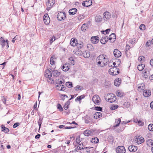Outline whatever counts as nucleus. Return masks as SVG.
Instances as JSON below:
<instances>
[{
  "instance_id": "a18cd8bd",
  "label": "nucleus",
  "mask_w": 153,
  "mask_h": 153,
  "mask_svg": "<svg viewBox=\"0 0 153 153\" xmlns=\"http://www.w3.org/2000/svg\"><path fill=\"white\" fill-rule=\"evenodd\" d=\"M84 97L83 95L79 96L77 97L75 99L76 101L77 100H78L79 101H80L82 99H83L84 98Z\"/></svg>"
},
{
  "instance_id": "2f4dec72",
  "label": "nucleus",
  "mask_w": 153,
  "mask_h": 153,
  "mask_svg": "<svg viewBox=\"0 0 153 153\" xmlns=\"http://www.w3.org/2000/svg\"><path fill=\"white\" fill-rule=\"evenodd\" d=\"M60 74V73L57 70H54L53 72V74L54 76H59Z\"/></svg>"
},
{
  "instance_id": "774afa93",
  "label": "nucleus",
  "mask_w": 153,
  "mask_h": 153,
  "mask_svg": "<svg viewBox=\"0 0 153 153\" xmlns=\"http://www.w3.org/2000/svg\"><path fill=\"white\" fill-rule=\"evenodd\" d=\"M150 65L152 67H153V59H151L150 62Z\"/></svg>"
},
{
  "instance_id": "de8ad7c7",
  "label": "nucleus",
  "mask_w": 153,
  "mask_h": 153,
  "mask_svg": "<svg viewBox=\"0 0 153 153\" xmlns=\"http://www.w3.org/2000/svg\"><path fill=\"white\" fill-rule=\"evenodd\" d=\"M63 80L61 79H59L57 81L56 83L57 84H58L59 85H62L63 83Z\"/></svg>"
},
{
  "instance_id": "7ed1b4c3",
  "label": "nucleus",
  "mask_w": 153,
  "mask_h": 153,
  "mask_svg": "<svg viewBox=\"0 0 153 153\" xmlns=\"http://www.w3.org/2000/svg\"><path fill=\"white\" fill-rule=\"evenodd\" d=\"M92 100L95 104L99 105L100 104L101 99L98 95H96L93 96Z\"/></svg>"
},
{
  "instance_id": "09e8293b",
  "label": "nucleus",
  "mask_w": 153,
  "mask_h": 153,
  "mask_svg": "<svg viewBox=\"0 0 153 153\" xmlns=\"http://www.w3.org/2000/svg\"><path fill=\"white\" fill-rule=\"evenodd\" d=\"M57 108L59 109V110L60 111H63V109L61 105L59 104H58L57 105Z\"/></svg>"
},
{
  "instance_id": "bb28decb",
  "label": "nucleus",
  "mask_w": 153,
  "mask_h": 153,
  "mask_svg": "<svg viewBox=\"0 0 153 153\" xmlns=\"http://www.w3.org/2000/svg\"><path fill=\"white\" fill-rule=\"evenodd\" d=\"M6 44V41L4 39V38L1 37L0 38V44L1 45L2 47H4Z\"/></svg>"
},
{
  "instance_id": "f704fd0d",
  "label": "nucleus",
  "mask_w": 153,
  "mask_h": 153,
  "mask_svg": "<svg viewBox=\"0 0 153 153\" xmlns=\"http://www.w3.org/2000/svg\"><path fill=\"white\" fill-rule=\"evenodd\" d=\"M147 145L149 146H153V140L152 139H148L147 140Z\"/></svg>"
},
{
  "instance_id": "c9c22d12",
  "label": "nucleus",
  "mask_w": 153,
  "mask_h": 153,
  "mask_svg": "<svg viewBox=\"0 0 153 153\" xmlns=\"http://www.w3.org/2000/svg\"><path fill=\"white\" fill-rule=\"evenodd\" d=\"M116 94L117 97H121L123 96L124 93L121 91H118L116 93Z\"/></svg>"
},
{
  "instance_id": "58836bf2",
  "label": "nucleus",
  "mask_w": 153,
  "mask_h": 153,
  "mask_svg": "<svg viewBox=\"0 0 153 153\" xmlns=\"http://www.w3.org/2000/svg\"><path fill=\"white\" fill-rule=\"evenodd\" d=\"M92 148L85 147L84 146L83 149L84 152H85L88 153H90L91 152L90 149Z\"/></svg>"
},
{
  "instance_id": "4d7b16f0",
  "label": "nucleus",
  "mask_w": 153,
  "mask_h": 153,
  "mask_svg": "<svg viewBox=\"0 0 153 153\" xmlns=\"http://www.w3.org/2000/svg\"><path fill=\"white\" fill-rule=\"evenodd\" d=\"M137 123L140 126H142L143 125V122L140 120H138Z\"/></svg>"
},
{
  "instance_id": "aec40b11",
  "label": "nucleus",
  "mask_w": 153,
  "mask_h": 153,
  "mask_svg": "<svg viewBox=\"0 0 153 153\" xmlns=\"http://www.w3.org/2000/svg\"><path fill=\"white\" fill-rule=\"evenodd\" d=\"M108 37L106 36H103L100 39V41L101 43L102 44H105L108 41Z\"/></svg>"
},
{
  "instance_id": "ea45409f",
  "label": "nucleus",
  "mask_w": 153,
  "mask_h": 153,
  "mask_svg": "<svg viewBox=\"0 0 153 153\" xmlns=\"http://www.w3.org/2000/svg\"><path fill=\"white\" fill-rule=\"evenodd\" d=\"M87 28V26L86 24H84L82 25L81 27V29L82 31H85Z\"/></svg>"
},
{
  "instance_id": "2eb2a0df",
  "label": "nucleus",
  "mask_w": 153,
  "mask_h": 153,
  "mask_svg": "<svg viewBox=\"0 0 153 153\" xmlns=\"http://www.w3.org/2000/svg\"><path fill=\"white\" fill-rule=\"evenodd\" d=\"M84 146L82 143H80L78 146H76L75 151L76 152H78L81 149H83Z\"/></svg>"
},
{
  "instance_id": "ddd939ff",
  "label": "nucleus",
  "mask_w": 153,
  "mask_h": 153,
  "mask_svg": "<svg viewBox=\"0 0 153 153\" xmlns=\"http://www.w3.org/2000/svg\"><path fill=\"white\" fill-rule=\"evenodd\" d=\"M45 77H48L49 78V80L51 79H50L52 76V73L51 71L49 70H47L45 71Z\"/></svg>"
},
{
  "instance_id": "49530a36",
  "label": "nucleus",
  "mask_w": 153,
  "mask_h": 153,
  "mask_svg": "<svg viewBox=\"0 0 153 153\" xmlns=\"http://www.w3.org/2000/svg\"><path fill=\"white\" fill-rule=\"evenodd\" d=\"M144 75L145 76H146V77H148V76H149L150 75V73L149 71H146L144 73Z\"/></svg>"
},
{
  "instance_id": "c756f323",
  "label": "nucleus",
  "mask_w": 153,
  "mask_h": 153,
  "mask_svg": "<svg viewBox=\"0 0 153 153\" xmlns=\"http://www.w3.org/2000/svg\"><path fill=\"white\" fill-rule=\"evenodd\" d=\"M145 85L143 84H141L137 86L138 90L141 91L140 90H144L145 89Z\"/></svg>"
},
{
  "instance_id": "37998d69",
  "label": "nucleus",
  "mask_w": 153,
  "mask_h": 153,
  "mask_svg": "<svg viewBox=\"0 0 153 153\" xmlns=\"http://www.w3.org/2000/svg\"><path fill=\"white\" fill-rule=\"evenodd\" d=\"M148 129L151 131H153V124H150L148 126Z\"/></svg>"
},
{
  "instance_id": "4468645a",
  "label": "nucleus",
  "mask_w": 153,
  "mask_h": 153,
  "mask_svg": "<svg viewBox=\"0 0 153 153\" xmlns=\"http://www.w3.org/2000/svg\"><path fill=\"white\" fill-rule=\"evenodd\" d=\"M124 147L121 146H118L116 149L117 153H124Z\"/></svg>"
},
{
  "instance_id": "72a5a7b5",
  "label": "nucleus",
  "mask_w": 153,
  "mask_h": 153,
  "mask_svg": "<svg viewBox=\"0 0 153 153\" xmlns=\"http://www.w3.org/2000/svg\"><path fill=\"white\" fill-rule=\"evenodd\" d=\"M83 56L85 58H88L90 56V53L88 52H85L82 54Z\"/></svg>"
},
{
  "instance_id": "5fc2aeb1",
  "label": "nucleus",
  "mask_w": 153,
  "mask_h": 153,
  "mask_svg": "<svg viewBox=\"0 0 153 153\" xmlns=\"http://www.w3.org/2000/svg\"><path fill=\"white\" fill-rule=\"evenodd\" d=\"M84 18V16L82 15H79L78 17V19L79 20H81Z\"/></svg>"
},
{
  "instance_id": "6e6552de",
  "label": "nucleus",
  "mask_w": 153,
  "mask_h": 153,
  "mask_svg": "<svg viewBox=\"0 0 153 153\" xmlns=\"http://www.w3.org/2000/svg\"><path fill=\"white\" fill-rule=\"evenodd\" d=\"M43 20L45 23L47 25L49 24L50 22V19L47 14H45L43 18Z\"/></svg>"
},
{
  "instance_id": "a211bd4d",
  "label": "nucleus",
  "mask_w": 153,
  "mask_h": 153,
  "mask_svg": "<svg viewBox=\"0 0 153 153\" xmlns=\"http://www.w3.org/2000/svg\"><path fill=\"white\" fill-rule=\"evenodd\" d=\"M111 14L108 12H105L103 14V19L105 20L111 18Z\"/></svg>"
},
{
  "instance_id": "dca6fc26",
  "label": "nucleus",
  "mask_w": 153,
  "mask_h": 153,
  "mask_svg": "<svg viewBox=\"0 0 153 153\" xmlns=\"http://www.w3.org/2000/svg\"><path fill=\"white\" fill-rule=\"evenodd\" d=\"M99 41V38L97 36L92 37L91 38V42L94 44L97 43Z\"/></svg>"
},
{
  "instance_id": "0e129e2a",
  "label": "nucleus",
  "mask_w": 153,
  "mask_h": 153,
  "mask_svg": "<svg viewBox=\"0 0 153 153\" xmlns=\"http://www.w3.org/2000/svg\"><path fill=\"white\" fill-rule=\"evenodd\" d=\"M76 142L77 143H80V137H77L76 138Z\"/></svg>"
},
{
  "instance_id": "393cba45",
  "label": "nucleus",
  "mask_w": 153,
  "mask_h": 153,
  "mask_svg": "<svg viewBox=\"0 0 153 153\" xmlns=\"http://www.w3.org/2000/svg\"><path fill=\"white\" fill-rule=\"evenodd\" d=\"M121 79L119 78L116 79L114 81V85L116 86H119L121 84Z\"/></svg>"
},
{
  "instance_id": "f257e3e1",
  "label": "nucleus",
  "mask_w": 153,
  "mask_h": 153,
  "mask_svg": "<svg viewBox=\"0 0 153 153\" xmlns=\"http://www.w3.org/2000/svg\"><path fill=\"white\" fill-rule=\"evenodd\" d=\"M109 61L108 56L104 54H101L99 55L96 59L97 65L101 67H103L106 65Z\"/></svg>"
},
{
  "instance_id": "6ab92c4d",
  "label": "nucleus",
  "mask_w": 153,
  "mask_h": 153,
  "mask_svg": "<svg viewBox=\"0 0 153 153\" xmlns=\"http://www.w3.org/2000/svg\"><path fill=\"white\" fill-rule=\"evenodd\" d=\"M128 148L129 151L132 152H134L137 149V147L134 146H128Z\"/></svg>"
},
{
  "instance_id": "9d476101",
  "label": "nucleus",
  "mask_w": 153,
  "mask_h": 153,
  "mask_svg": "<svg viewBox=\"0 0 153 153\" xmlns=\"http://www.w3.org/2000/svg\"><path fill=\"white\" fill-rule=\"evenodd\" d=\"M113 53L114 56L116 58L119 57L121 55V52L117 49H115L114 50L113 52Z\"/></svg>"
},
{
  "instance_id": "f3484780",
  "label": "nucleus",
  "mask_w": 153,
  "mask_h": 153,
  "mask_svg": "<svg viewBox=\"0 0 153 153\" xmlns=\"http://www.w3.org/2000/svg\"><path fill=\"white\" fill-rule=\"evenodd\" d=\"M151 91L148 90H144L143 93V95L145 97H148L151 95Z\"/></svg>"
},
{
  "instance_id": "4be33fe9",
  "label": "nucleus",
  "mask_w": 153,
  "mask_h": 153,
  "mask_svg": "<svg viewBox=\"0 0 153 153\" xmlns=\"http://www.w3.org/2000/svg\"><path fill=\"white\" fill-rule=\"evenodd\" d=\"M108 39L109 40L111 41V42H113L116 39L115 38V35L114 33H112L109 36Z\"/></svg>"
},
{
  "instance_id": "052dcab7",
  "label": "nucleus",
  "mask_w": 153,
  "mask_h": 153,
  "mask_svg": "<svg viewBox=\"0 0 153 153\" xmlns=\"http://www.w3.org/2000/svg\"><path fill=\"white\" fill-rule=\"evenodd\" d=\"M19 37V36L16 35L15 37L13 39L12 42L13 43H14L15 40H16Z\"/></svg>"
},
{
  "instance_id": "f8f14e48",
  "label": "nucleus",
  "mask_w": 153,
  "mask_h": 153,
  "mask_svg": "<svg viewBox=\"0 0 153 153\" xmlns=\"http://www.w3.org/2000/svg\"><path fill=\"white\" fill-rule=\"evenodd\" d=\"M70 68V66L69 64L66 63L62 66L61 68L63 71H67L69 70Z\"/></svg>"
},
{
  "instance_id": "20e7f679",
  "label": "nucleus",
  "mask_w": 153,
  "mask_h": 153,
  "mask_svg": "<svg viewBox=\"0 0 153 153\" xmlns=\"http://www.w3.org/2000/svg\"><path fill=\"white\" fill-rule=\"evenodd\" d=\"M55 0H48L46 3L47 10H49L54 5Z\"/></svg>"
},
{
  "instance_id": "3c124183",
  "label": "nucleus",
  "mask_w": 153,
  "mask_h": 153,
  "mask_svg": "<svg viewBox=\"0 0 153 153\" xmlns=\"http://www.w3.org/2000/svg\"><path fill=\"white\" fill-rule=\"evenodd\" d=\"M146 26L143 24H141L140 26V29L142 30H144Z\"/></svg>"
},
{
  "instance_id": "69168bd1",
  "label": "nucleus",
  "mask_w": 153,
  "mask_h": 153,
  "mask_svg": "<svg viewBox=\"0 0 153 153\" xmlns=\"http://www.w3.org/2000/svg\"><path fill=\"white\" fill-rule=\"evenodd\" d=\"M130 105V104L129 102H125V106H126L127 108H128Z\"/></svg>"
},
{
  "instance_id": "473e14b6",
  "label": "nucleus",
  "mask_w": 153,
  "mask_h": 153,
  "mask_svg": "<svg viewBox=\"0 0 153 153\" xmlns=\"http://www.w3.org/2000/svg\"><path fill=\"white\" fill-rule=\"evenodd\" d=\"M87 48L90 51H93L94 50V47L91 44H88L87 45Z\"/></svg>"
},
{
  "instance_id": "412c9836",
  "label": "nucleus",
  "mask_w": 153,
  "mask_h": 153,
  "mask_svg": "<svg viewBox=\"0 0 153 153\" xmlns=\"http://www.w3.org/2000/svg\"><path fill=\"white\" fill-rule=\"evenodd\" d=\"M56 88L57 90L59 91H64L65 89V87L62 85L58 84L56 85Z\"/></svg>"
},
{
  "instance_id": "1a4fd4ad",
  "label": "nucleus",
  "mask_w": 153,
  "mask_h": 153,
  "mask_svg": "<svg viewBox=\"0 0 153 153\" xmlns=\"http://www.w3.org/2000/svg\"><path fill=\"white\" fill-rule=\"evenodd\" d=\"M135 141L137 144H140L144 141V139L143 137L138 136L137 137H136L135 139Z\"/></svg>"
},
{
  "instance_id": "864d4df0",
  "label": "nucleus",
  "mask_w": 153,
  "mask_h": 153,
  "mask_svg": "<svg viewBox=\"0 0 153 153\" xmlns=\"http://www.w3.org/2000/svg\"><path fill=\"white\" fill-rule=\"evenodd\" d=\"M55 40V37L54 36H53L50 39V42L51 44Z\"/></svg>"
},
{
  "instance_id": "603ef678",
  "label": "nucleus",
  "mask_w": 153,
  "mask_h": 153,
  "mask_svg": "<svg viewBox=\"0 0 153 153\" xmlns=\"http://www.w3.org/2000/svg\"><path fill=\"white\" fill-rule=\"evenodd\" d=\"M2 131H4V132L7 133L9 131V130L8 128L4 127V129L2 130Z\"/></svg>"
},
{
  "instance_id": "b1692460",
  "label": "nucleus",
  "mask_w": 153,
  "mask_h": 153,
  "mask_svg": "<svg viewBox=\"0 0 153 153\" xmlns=\"http://www.w3.org/2000/svg\"><path fill=\"white\" fill-rule=\"evenodd\" d=\"M56 60V57L54 56H52L50 58V63L52 65H53L54 64L55 61Z\"/></svg>"
},
{
  "instance_id": "f03ea898",
  "label": "nucleus",
  "mask_w": 153,
  "mask_h": 153,
  "mask_svg": "<svg viewBox=\"0 0 153 153\" xmlns=\"http://www.w3.org/2000/svg\"><path fill=\"white\" fill-rule=\"evenodd\" d=\"M109 74L112 75H116L119 73V69L116 67H113L111 68L109 70Z\"/></svg>"
},
{
  "instance_id": "6e6d98bb",
  "label": "nucleus",
  "mask_w": 153,
  "mask_h": 153,
  "mask_svg": "<svg viewBox=\"0 0 153 153\" xmlns=\"http://www.w3.org/2000/svg\"><path fill=\"white\" fill-rule=\"evenodd\" d=\"M82 87L79 85H78L76 87H75V89L76 90H79L82 89Z\"/></svg>"
},
{
  "instance_id": "39448f33",
  "label": "nucleus",
  "mask_w": 153,
  "mask_h": 153,
  "mask_svg": "<svg viewBox=\"0 0 153 153\" xmlns=\"http://www.w3.org/2000/svg\"><path fill=\"white\" fill-rule=\"evenodd\" d=\"M108 96H111V97L108 98V101L110 102H115L116 100V97L115 95L112 94H108Z\"/></svg>"
},
{
  "instance_id": "13d9d810",
  "label": "nucleus",
  "mask_w": 153,
  "mask_h": 153,
  "mask_svg": "<svg viewBox=\"0 0 153 153\" xmlns=\"http://www.w3.org/2000/svg\"><path fill=\"white\" fill-rule=\"evenodd\" d=\"M110 29H108L105 30V31H103L102 33L104 34L108 33L110 31Z\"/></svg>"
},
{
  "instance_id": "e433bc0d",
  "label": "nucleus",
  "mask_w": 153,
  "mask_h": 153,
  "mask_svg": "<svg viewBox=\"0 0 153 153\" xmlns=\"http://www.w3.org/2000/svg\"><path fill=\"white\" fill-rule=\"evenodd\" d=\"M102 17L100 16H97L95 17V21L97 22H100L102 21Z\"/></svg>"
},
{
  "instance_id": "338daca9",
  "label": "nucleus",
  "mask_w": 153,
  "mask_h": 153,
  "mask_svg": "<svg viewBox=\"0 0 153 153\" xmlns=\"http://www.w3.org/2000/svg\"><path fill=\"white\" fill-rule=\"evenodd\" d=\"M69 60H71V63L74 65V61L73 58L72 57H71L69 58Z\"/></svg>"
},
{
  "instance_id": "5701e85b",
  "label": "nucleus",
  "mask_w": 153,
  "mask_h": 153,
  "mask_svg": "<svg viewBox=\"0 0 153 153\" xmlns=\"http://www.w3.org/2000/svg\"><path fill=\"white\" fill-rule=\"evenodd\" d=\"M77 11V9L75 8H72L69 10V14L73 15L75 14Z\"/></svg>"
},
{
  "instance_id": "cd10ccee",
  "label": "nucleus",
  "mask_w": 153,
  "mask_h": 153,
  "mask_svg": "<svg viewBox=\"0 0 153 153\" xmlns=\"http://www.w3.org/2000/svg\"><path fill=\"white\" fill-rule=\"evenodd\" d=\"M70 43L71 46H75L77 43V41L74 39L73 38L71 39Z\"/></svg>"
},
{
  "instance_id": "a19ab883",
  "label": "nucleus",
  "mask_w": 153,
  "mask_h": 153,
  "mask_svg": "<svg viewBox=\"0 0 153 153\" xmlns=\"http://www.w3.org/2000/svg\"><path fill=\"white\" fill-rule=\"evenodd\" d=\"M99 141L97 137L92 138L91 140V142L92 143H97Z\"/></svg>"
},
{
  "instance_id": "4c0bfd02",
  "label": "nucleus",
  "mask_w": 153,
  "mask_h": 153,
  "mask_svg": "<svg viewBox=\"0 0 153 153\" xmlns=\"http://www.w3.org/2000/svg\"><path fill=\"white\" fill-rule=\"evenodd\" d=\"M138 60L140 62L142 63L145 61V58L143 56H140L139 57Z\"/></svg>"
},
{
  "instance_id": "79ce46f5",
  "label": "nucleus",
  "mask_w": 153,
  "mask_h": 153,
  "mask_svg": "<svg viewBox=\"0 0 153 153\" xmlns=\"http://www.w3.org/2000/svg\"><path fill=\"white\" fill-rule=\"evenodd\" d=\"M121 120L120 119H118L117 120H116L115 123V127L118 126L120 123Z\"/></svg>"
},
{
  "instance_id": "8fccbe9b",
  "label": "nucleus",
  "mask_w": 153,
  "mask_h": 153,
  "mask_svg": "<svg viewBox=\"0 0 153 153\" xmlns=\"http://www.w3.org/2000/svg\"><path fill=\"white\" fill-rule=\"evenodd\" d=\"M118 107V106L117 105H112L110 108L111 110H114L117 109Z\"/></svg>"
},
{
  "instance_id": "9b49d317",
  "label": "nucleus",
  "mask_w": 153,
  "mask_h": 153,
  "mask_svg": "<svg viewBox=\"0 0 153 153\" xmlns=\"http://www.w3.org/2000/svg\"><path fill=\"white\" fill-rule=\"evenodd\" d=\"M92 4V1L91 0H88L85 1L82 3V5L85 7H88L91 6Z\"/></svg>"
},
{
  "instance_id": "bf43d9fd",
  "label": "nucleus",
  "mask_w": 153,
  "mask_h": 153,
  "mask_svg": "<svg viewBox=\"0 0 153 153\" xmlns=\"http://www.w3.org/2000/svg\"><path fill=\"white\" fill-rule=\"evenodd\" d=\"M136 42V39H133L130 41V42L132 44H134Z\"/></svg>"
},
{
  "instance_id": "0eeeda50",
  "label": "nucleus",
  "mask_w": 153,
  "mask_h": 153,
  "mask_svg": "<svg viewBox=\"0 0 153 153\" xmlns=\"http://www.w3.org/2000/svg\"><path fill=\"white\" fill-rule=\"evenodd\" d=\"M84 121L86 123H91L93 122L92 117L89 115H86L84 117Z\"/></svg>"
},
{
  "instance_id": "e2e57ef3",
  "label": "nucleus",
  "mask_w": 153,
  "mask_h": 153,
  "mask_svg": "<svg viewBox=\"0 0 153 153\" xmlns=\"http://www.w3.org/2000/svg\"><path fill=\"white\" fill-rule=\"evenodd\" d=\"M95 109L97 111H101L102 110V108L100 107L97 106L95 107Z\"/></svg>"
},
{
  "instance_id": "a878e982",
  "label": "nucleus",
  "mask_w": 153,
  "mask_h": 153,
  "mask_svg": "<svg viewBox=\"0 0 153 153\" xmlns=\"http://www.w3.org/2000/svg\"><path fill=\"white\" fill-rule=\"evenodd\" d=\"M102 114L101 112H97L95 113L94 114V118L95 119H97L102 117Z\"/></svg>"
},
{
  "instance_id": "7c9ffc66",
  "label": "nucleus",
  "mask_w": 153,
  "mask_h": 153,
  "mask_svg": "<svg viewBox=\"0 0 153 153\" xmlns=\"http://www.w3.org/2000/svg\"><path fill=\"white\" fill-rule=\"evenodd\" d=\"M145 67V65L144 64H139L137 67L139 71H142Z\"/></svg>"
},
{
  "instance_id": "c85d7f7f",
  "label": "nucleus",
  "mask_w": 153,
  "mask_h": 153,
  "mask_svg": "<svg viewBox=\"0 0 153 153\" xmlns=\"http://www.w3.org/2000/svg\"><path fill=\"white\" fill-rule=\"evenodd\" d=\"M91 133L92 132L91 131L89 130H85L84 132V134L85 135L87 136H89L91 135Z\"/></svg>"
},
{
  "instance_id": "423d86ee",
  "label": "nucleus",
  "mask_w": 153,
  "mask_h": 153,
  "mask_svg": "<svg viewBox=\"0 0 153 153\" xmlns=\"http://www.w3.org/2000/svg\"><path fill=\"white\" fill-rule=\"evenodd\" d=\"M66 14L65 13L60 12L57 15V18L59 20L61 21L65 19Z\"/></svg>"
},
{
  "instance_id": "c03bdc74",
  "label": "nucleus",
  "mask_w": 153,
  "mask_h": 153,
  "mask_svg": "<svg viewBox=\"0 0 153 153\" xmlns=\"http://www.w3.org/2000/svg\"><path fill=\"white\" fill-rule=\"evenodd\" d=\"M65 85L68 88H71L72 86V83L69 82H66V83Z\"/></svg>"
},
{
  "instance_id": "680f3d73",
  "label": "nucleus",
  "mask_w": 153,
  "mask_h": 153,
  "mask_svg": "<svg viewBox=\"0 0 153 153\" xmlns=\"http://www.w3.org/2000/svg\"><path fill=\"white\" fill-rule=\"evenodd\" d=\"M19 125V123H16L14 124L13 126V128H15L17 126H18Z\"/></svg>"
}]
</instances>
